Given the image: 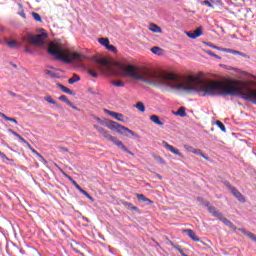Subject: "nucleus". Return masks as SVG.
I'll return each instance as SVG.
<instances>
[{
  "instance_id": "obj_1",
  "label": "nucleus",
  "mask_w": 256,
  "mask_h": 256,
  "mask_svg": "<svg viewBox=\"0 0 256 256\" xmlns=\"http://www.w3.org/2000/svg\"><path fill=\"white\" fill-rule=\"evenodd\" d=\"M130 79L143 81L164 91H186V93H202L205 97L215 95H230L240 97L256 105V90L251 88V82L237 81L233 85H225L220 81L207 79L203 73L198 75L178 76L171 72H156L147 69H138L130 65Z\"/></svg>"
},
{
  "instance_id": "obj_2",
  "label": "nucleus",
  "mask_w": 256,
  "mask_h": 256,
  "mask_svg": "<svg viewBox=\"0 0 256 256\" xmlns=\"http://www.w3.org/2000/svg\"><path fill=\"white\" fill-rule=\"evenodd\" d=\"M48 53L58 59V61H63V63H82L87 59V56L77 53V52H70L69 49L65 48V46L61 43L51 42L48 45Z\"/></svg>"
},
{
  "instance_id": "obj_3",
  "label": "nucleus",
  "mask_w": 256,
  "mask_h": 256,
  "mask_svg": "<svg viewBox=\"0 0 256 256\" xmlns=\"http://www.w3.org/2000/svg\"><path fill=\"white\" fill-rule=\"evenodd\" d=\"M94 129L100 133V135L104 136L105 139L108 141H112L116 147H119V149H122V151H125V153H128V155H133V152L129 151L125 145H123V142L121 140H118L117 138L111 136L107 130H105L103 127L94 125Z\"/></svg>"
},
{
  "instance_id": "obj_4",
  "label": "nucleus",
  "mask_w": 256,
  "mask_h": 256,
  "mask_svg": "<svg viewBox=\"0 0 256 256\" xmlns=\"http://www.w3.org/2000/svg\"><path fill=\"white\" fill-rule=\"evenodd\" d=\"M208 207V211L209 213H211V215H213V217H216L219 219V221H221L222 223H224V225H226V227H229V229H232L233 231H237V226H235V224H233V222H231V220L227 219L223 213L219 212V210H217L215 207L213 206H209Z\"/></svg>"
},
{
  "instance_id": "obj_5",
  "label": "nucleus",
  "mask_w": 256,
  "mask_h": 256,
  "mask_svg": "<svg viewBox=\"0 0 256 256\" xmlns=\"http://www.w3.org/2000/svg\"><path fill=\"white\" fill-rule=\"evenodd\" d=\"M107 127L108 129H111V131H117V133H120V135H125L126 137L132 135L133 137H135V132L123 125H120L115 121H110L109 124H107Z\"/></svg>"
},
{
  "instance_id": "obj_6",
  "label": "nucleus",
  "mask_w": 256,
  "mask_h": 256,
  "mask_svg": "<svg viewBox=\"0 0 256 256\" xmlns=\"http://www.w3.org/2000/svg\"><path fill=\"white\" fill-rule=\"evenodd\" d=\"M45 39H47V33L38 34L36 36L28 35L23 37L22 41L30 45H43Z\"/></svg>"
},
{
  "instance_id": "obj_7",
  "label": "nucleus",
  "mask_w": 256,
  "mask_h": 256,
  "mask_svg": "<svg viewBox=\"0 0 256 256\" xmlns=\"http://www.w3.org/2000/svg\"><path fill=\"white\" fill-rule=\"evenodd\" d=\"M225 186L227 187V189H229V191L232 193V195H234V197H236L240 203H246V199L245 196H243V194H241V192H239V190L237 188H235V186L231 185V183H229L228 181L224 182Z\"/></svg>"
},
{
  "instance_id": "obj_8",
  "label": "nucleus",
  "mask_w": 256,
  "mask_h": 256,
  "mask_svg": "<svg viewBox=\"0 0 256 256\" xmlns=\"http://www.w3.org/2000/svg\"><path fill=\"white\" fill-rule=\"evenodd\" d=\"M162 145L163 147H165V149H167V151H170V153L178 155V157H183V154L179 152V149L173 147L171 144L167 143V141H163Z\"/></svg>"
},
{
  "instance_id": "obj_9",
  "label": "nucleus",
  "mask_w": 256,
  "mask_h": 256,
  "mask_svg": "<svg viewBox=\"0 0 256 256\" xmlns=\"http://www.w3.org/2000/svg\"><path fill=\"white\" fill-rule=\"evenodd\" d=\"M187 37H189L190 39H197V37H201V35H203V29L201 27H198L196 30L194 31H189L186 32Z\"/></svg>"
},
{
  "instance_id": "obj_10",
  "label": "nucleus",
  "mask_w": 256,
  "mask_h": 256,
  "mask_svg": "<svg viewBox=\"0 0 256 256\" xmlns=\"http://www.w3.org/2000/svg\"><path fill=\"white\" fill-rule=\"evenodd\" d=\"M105 113H107L108 115H110V117H113L114 119H116V121H125L123 114L121 113H117V112H113L111 110H105Z\"/></svg>"
},
{
  "instance_id": "obj_11",
  "label": "nucleus",
  "mask_w": 256,
  "mask_h": 256,
  "mask_svg": "<svg viewBox=\"0 0 256 256\" xmlns=\"http://www.w3.org/2000/svg\"><path fill=\"white\" fill-rule=\"evenodd\" d=\"M4 43L7 45V47H9L10 49H19V47H21V43L17 42L15 40H4Z\"/></svg>"
},
{
  "instance_id": "obj_12",
  "label": "nucleus",
  "mask_w": 256,
  "mask_h": 256,
  "mask_svg": "<svg viewBox=\"0 0 256 256\" xmlns=\"http://www.w3.org/2000/svg\"><path fill=\"white\" fill-rule=\"evenodd\" d=\"M184 233H187L188 237L192 239V241H196V243H199L201 241V239H199V237H197L195 232L191 229H185Z\"/></svg>"
},
{
  "instance_id": "obj_13",
  "label": "nucleus",
  "mask_w": 256,
  "mask_h": 256,
  "mask_svg": "<svg viewBox=\"0 0 256 256\" xmlns=\"http://www.w3.org/2000/svg\"><path fill=\"white\" fill-rule=\"evenodd\" d=\"M136 197L138 201H141L142 203H145L146 205H153V201L145 197L143 194H136Z\"/></svg>"
},
{
  "instance_id": "obj_14",
  "label": "nucleus",
  "mask_w": 256,
  "mask_h": 256,
  "mask_svg": "<svg viewBox=\"0 0 256 256\" xmlns=\"http://www.w3.org/2000/svg\"><path fill=\"white\" fill-rule=\"evenodd\" d=\"M76 189H78V191H80V193H82V195H85V197H87L88 199H90L91 201H93V197H91V195H89V193H87V191L83 190V188H81V186H79V184H77V182L73 181Z\"/></svg>"
},
{
  "instance_id": "obj_15",
  "label": "nucleus",
  "mask_w": 256,
  "mask_h": 256,
  "mask_svg": "<svg viewBox=\"0 0 256 256\" xmlns=\"http://www.w3.org/2000/svg\"><path fill=\"white\" fill-rule=\"evenodd\" d=\"M150 121H152V123H155V125H160V126L165 125V123L163 121H161L159 119V116H157V115H151Z\"/></svg>"
},
{
  "instance_id": "obj_16",
  "label": "nucleus",
  "mask_w": 256,
  "mask_h": 256,
  "mask_svg": "<svg viewBox=\"0 0 256 256\" xmlns=\"http://www.w3.org/2000/svg\"><path fill=\"white\" fill-rule=\"evenodd\" d=\"M60 101H63L64 103H66V105H69V107H72V109H76L75 105H73V102L69 101V99L67 98V96L62 95L59 97Z\"/></svg>"
},
{
  "instance_id": "obj_17",
  "label": "nucleus",
  "mask_w": 256,
  "mask_h": 256,
  "mask_svg": "<svg viewBox=\"0 0 256 256\" xmlns=\"http://www.w3.org/2000/svg\"><path fill=\"white\" fill-rule=\"evenodd\" d=\"M224 53H231L232 55H241V57H245V54L243 52H239L237 50L226 48L224 49Z\"/></svg>"
},
{
  "instance_id": "obj_18",
  "label": "nucleus",
  "mask_w": 256,
  "mask_h": 256,
  "mask_svg": "<svg viewBox=\"0 0 256 256\" xmlns=\"http://www.w3.org/2000/svg\"><path fill=\"white\" fill-rule=\"evenodd\" d=\"M149 30L152 31V33H162L161 27L156 24H151Z\"/></svg>"
},
{
  "instance_id": "obj_19",
  "label": "nucleus",
  "mask_w": 256,
  "mask_h": 256,
  "mask_svg": "<svg viewBox=\"0 0 256 256\" xmlns=\"http://www.w3.org/2000/svg\"><path fill=\"white\" fill-rule=\"evenodd\" d=\"M154 55H163V49H161L159 46H154L150 49Z\"/></svg>"
},
{
  "instance_id": "obj_20",
  "label": "nucleus",
  "mask_w": 256,
  "mask_h": 256,
  "mask_svg": "<svg viewBox=\"0 0 256 256\" xmlns=\"http://www.w3.org/2000/svg\"><path fill=\"white\" fill-rule=\"evenodd\" d=\"M0 117H2L3 119H5L6 121H11L12 123H15V125H17V124L19 123V122H17V119L8 117L7 115H5V114L2 113V112H0Z\"/></svg>"
},
{
  "instance_id": "obj_21",
  "label": "nucleus",
  "mask_w": 256,
  "mask_h": 256,
  "mask_svg": "<svg viewBox=\"0 0 256 256\" xmlns=\"http://www.w3.org/2000/svg\"><path fill=\"white\" fill-rule=\"evenodd\" d=\"M30 151L32 153H34V155H37V157L39 158V161H41V163H47V160H45V158L39 152H37V150L32 148Z\"/></svg>"
},
{
  "instance_id": "obj_22",
  "label": "nucleus",
  "mask_w": 256,
  "mask_h": 256,
  "mask_svg": "<svg viewBox=\"0 0 256 256\" xmlns=\"http://www.w3.org/2000/svg\"><path fill=\"white\" fill-rule=\"evenodd\" d=\"M59 89L63 91V93H67L68 95H74V93L71 91V89L63 86L62 84H58Z\"/></svg>"
},
{
  "instance_id": "obj_23",
  "label": "nucleus",
  "mask_w": 256,
  "mask_h": 256,
  "mask_svg": "<svg viewBox=\"0 0 256 256\" xmlns=\"http://www.w3.org/2000/svg\"><path fill=\"white\" fill-rule=\"evenodd\" d=\"M77 81H81V77H79L77 74H74L73 77L68 80V83L73 85V83H77Z\"/></svg>"
},
{
  "instance_id": "obj_24",
  "label": "nucleus",
  "mask_w": 256,
  "mask_h": 256,
  "mask_svg": "<svg viewBox=\"0 0 256 256\" xmlns=\"http://www.w3.org/2000/svg\"><path fill=\"white\" fill-rule=\"evenodd\" d=\"M98 43H100V45H103V47L107 48L109 45V38H99Z\"/></svg>"
},
{
  "instance_id": "obj_25",
  "label": "nucleus",
  "mask_w": 256,
  "mask_h": 256,
  "mask_svg": "<svg viewBox=\"0 0 256 256\" xmlns=\"http://www.w3.org/2000/svg\"><path fill=\"white\" fill-rule=\"evenodd\" d=\"M110 83L114 87H125V82H122V81H119V80H117V81L113 80Z\"/></svg>"
},
{
  "instance_id": "obj_26",
  "label": "nucleus",
  "mask_w": 256,
  "mask_h": 256,
  "mask_svg": "<svg viewBox=\"0 0 256 256\" xmlns=\"http://www.w3.org/2000/svg\"><path fill=\"white\" fill-rule=\"evenodd\" d=\"M176 115H179L180 117H187V113L185 112V107H180L176 112Z\"/></svg>"
},
{
  "instance_id": "obj_27",
  "label": "nucleus",
  "mask_w": 256,
  "mask_h": 256,
  "mask_svg": "<svg viewBox=\"0 0 256 256\" xmlns=\"http://www.w3.org/2000/svg\"><path fill=\"white\" fill-rule=\"evenodd\" d=\"M125 207L130 209V211H139V208L137 206H133V204L126 202L124 203Z\"/></svg>"
},
{
  "instance_id": "obj_28",
  "label": "nucleus",
  "mask_w": 256,
  "mask_h": 256,
  "mask_svg": "<svg viewBox=\"0 0 256 256\" xmlns=\"http://www.w3.org/2000/svg\"><path fill=\"white\" fill-rule=\"evenodd\" d=\"M136 109H138V111H141V113H145V104H143V102H138L136 104Z\"/></svg>"
},
{
  "instance_id": "obj_29",
  "label": "nucleus",
  "mask_w": 256,
  "mask_h": 256,
  "mask_svg": "<svg viewBox=\"0 0 256 256\" xmlns=\"http://www.w3.org/2000/svg\"><path fill=\"white\" fill-rule=\"evenodd\" d=\"M45 75H47L51 79H55L57 77V74L52 70H45Z\"/></svg>"
},
{
  "instance_id": "obj_30",
  "label": "nucleus",
  "mask_w": 256,
  "mask_h": 256,
  "mask_svg": "<svg viewBox=\"0 0 256 256\" xmlns=\"http://www.w3.org/2000/svg\"><path fill=\"white\" fill-rule=\"evenodd\" d=\"M32 17L35 21H38V23H41L42 19H41V15H39V13L32 12Z\"/></svg>"
},
{
  "instance_id": "obj_31",
  "label": "nucleus",
  "mask_w": 256,
  "mask_h": 256,
  "mask_svg": "<svg viewBox=\"0 0 256 256\" xmlns=\"http://www.w3.org/2000/svg\"><path fill=\"white\" fill-rule=\"evenodd\" d=\"M216 125L219 127V129H221V131H223V133H227V128H225V125L222 124L221 121H217Z\"/></svg>"
},
{
  "instance_id": "obj_32",
  "label": "nucleus",
  "mask_w": 256,
  "mask_h": 256,
  "mask_svg": "<svg viewBox=\"0 0 256 256\" xmlns=\"http://www.w3.org/2000/svg\"><path fill=\"white\" fill-rule=\"evenodd\" d=\"M238 231H240V233H243L244 235H246L247 237H249V239H251V235H253V233L243 229V228H239Z\"/></svg>"
},
{
  "instance_id": "obj_33",
  "label": "nucleus",
  "mask_w": 256,
  "mask_h": 256,
  "mask_svg": "<svg viewBox=\"0 0 256 256\" xmlns=\"http://www.w3.org/2000/svg\"><path fill=\"white\" fill-rule=\"evenodd\" d=\"M238 231H240V233H243L244 235H246L247 237H249V239H251V235H253V233L243 229V228H239Z\"/></svg>"
},
{
  "instance_id": "obj_34",
  "label": "nucleus",
  "mask_w": 256,
  "mask_h": 256,
  "mask_svg": "<svg viewBox=\"0 0 256 256\" xmlns=\"http://www.w3.org/2000/svg\"><path fill=\"white\" fill-rule=\"evenodd\" d=\"M44 99L51 105H57V102L55 100H53V98L51 96H46Z\"/></svg>"
},
{
  "instance_id": "obj_35",
  "label": "nucleus",
  "mask_w": 256,
  "mask_h": 256,
  "mask_svg": "<svg viewBox=\"0 0 256 256\" xmlns=\"http://www.w3.org/2000/svg\"><path fill=\"white\" fill-rule=\"evenodd\" d=\"M194 154L203 157L204 159H209L207 156L203 155V152L200 149H194Z\"/></svg>"
},
{
  "instance_id": "obj_36",
  "label": "nucleus",
  "mask_w": 256,
  "mask_h": 256,
  "mask_svg": "<svg viewBox=\"0 0 256 256\" xmlns=\"http://www.w3.org/2000/svg\"><path fill=\"white\" fill-rule=\"evenodd\" d=\"M0 159H2V161H3L4 163H7V161H11V159H9V158L7 157V155H5V153H3V152H1V151H0Z\"/></svg>"
},
{
  "instance_id": "obj_37",
  "label": "nucleus",
  "mask_w": 256,
  "mask_h": 256,
  "mask_svg": "<svg viewBox=\"0 0 256 256\" xmlns=\"http://www.w3.org/2000/svg\"><path fill=\"white\" fill-rule=\"evenodd\" d=\"M184 149L186 151H188V153H194L195 152V148H193V146H190V145H184Z\"/></svg>"
},
{
  "instance_id": "obj_38",
  "label": "nucleus",
  "mask_w": 256,
  "mask_h": 256,
  "mask_svg": "<svg viewBox=\"0 0 256 256\" xmlns=\"http://www.w3.org/2000/svg\"><path fill=\"white\" fill-rule=\"evenodd\" d=\"M207 55H210L211 57H215L216 59L221 60V56L216 55L215 53L211 52V50H206Z\"/></svg>"
},
{
  "instance_id": "obj_39",
  "label": "nucleus",
  "mask_w": 256,
  "mask_h": 256,
  "mask_svg": "<svg viewBox=\"0 0 256 256\" xmlns=\"http://www.w3.org/2000/svg\"><path fill=\"white\" fill-rule=\"evenodd\" d=\"M106 49H107L108 51H112L113 53H115V52L117 51V48H116L115 46L111 45V44H109V45L106 47Z\"/></svg>"
},
{
  "instance_id": "obj_40",
  "label": "nucleus",
  "mask_w": 256,
  "mask_h": 256,
  "mask_svg": "<svg viewBox=\"0 0 256 256\" xmlns=\"http://www.w3.org/2000/svg\"><path fill=\"white\" fill-rule=\"evenodd\" d=\"M170 245H172V247H174V249H176V251L180 252L181 255H183V250H181V248H179V246L175 245L173 242H170Z\"/></svg>"
},
{
  "instance_id": "obj_41",
  "label": "nucleus",
  "mask_w": 256,
  "mask_h": 256,
  "mask_svg": "<svg viewBox=\"0 0 256 256\" xmlns=\"http://www.w3.org/2000/svg\"><path fill=\"white\" fill-rule=\"evenodd\" d=\"M156 161H158V163H161L162 165H165V160L159 156H156Z\"/></svg>"
},
{
  "instance_id": "obj_42",
  "label": "nucleus",
  "mask_w": 256,
  "mask_h": 256,
  "mask_svg": "<svg viewBox=\"0 0 256 256\" xmlns=\"http://www.w3.org/2000/svg\"><path fill=\"white\" fill-rule=\"evenodd\" d=\"M202 5H207V7H211L213 8V4H211V2L205 0L204 2H202Z\"/></svg>"
},
{
  "instance_id": "obj_43",
  "label": "nucleus",
  "mask_w": 256,
  "mask_h": 256,
  "mask_svg": "<svg viewBox=\"0 0 256 256\" xmlns=\"http://www.w3.org/2000/svg\"><path fill=\"white\" fill-rule=\"evenodd\" d=\"M59 149V151H61V153H67L69 150L67 149V148H65V147H59L58 148Z\"/></svg>"
},
{
  "instance_id": "obj_44",
  "label": "nucleus",
  "mask_w": 256,
  "mask_h": 256,
  "mask_svg": "<svg viewBox=\"0 0 256 256\" xmlns=\"http://www.w3.org/2000/svg\"><path fill=\"white\" fill-rule=\"evenodd\" d=\"M96 121L100 123V125H105V122L99 117L96 118Z\"/></svg>"
},
{
  "instance_id": "obj_45",
  "label": "nucleus",
  "mask_w": 256,
  "mask_h": 256,
  "mask_svg": "<svg viewBox=\"0 0 256 256\" xmlns=\"http://www.w3.org/2000/svg\"><path fill=\"white\" fill-rule=\"evenodd\" d=\"M250 239H251V241H254V243H256V235L255 234H250Z\"/></svg>"
},
{
  "instance_id": "obj_46",
  "label": "nucleus",
  "mask_w": 256,
  "mask_h": 256,
  "mask_svg": "<svg viewBox=\"0 0 256 256\" xmlns=\"http://www.w3.org/2000/svg\"><path fill=\"white\" fill-rule=\"evenodd\" d=\"M19 141H21L22 143L27 144V140H25V138H23L22 136H19Z\"/></svg>"
},
{
  "instance_id": "obj_47",
  "label": "nucleus",
  "mask_w": 256,
  "mask_h": 256,
  "mask_svg": "<svg viewBox=\"0 0 256 256\" xmlns=\"http://www.w3.org/2000/svg\"><path fill=\"white\" fill-rule=\"evenodd\" d=\"M12 135H14V137H17L18 139H19V137H21V135H19V133H17V132H12Z\"/></svg>"
},
{
  "instance_id": "obj_48",
  "label": "nucleus",
  "mask_w": 256,
  "mask_h": 256,
  "mask_svg": "<svg viewBox=\"0 0 256 256\" xmlns=\"http://www.w3.org/2000/svg\"><path fill=\"white\" fill-rule=\"evenodd\" d=\"M20 15H21V17H23V19H25V17H27V16L25 15V12H24V11H22V12L20 13Z\"/></svg>"
},
{
  "instance_id": "obj_49",
  "label": "nucleus",
  "mask_w": 256,
  "mask_h": 256,
  "mask_svg": "<svg viewBox=\"0 0 256 256\" xmlns=\"http://www.w3.org/2000/svg\"><path fill=\"white\" fill-rule=\"evenodd\" d=\"M216 49H217V51H224V49H226V48H221V47L216 46Z\"/></svg>"
},
{
  "instance_id": "obj_50",
  "label": "nucleus",
  "mask_w": 256,
  "mask_h": 256,
  "mask_svg": "<svg viewBox=\"0 0 256 256\" xmlns=\"http://www.w3.org/2000/svg\"><path fill=\"white\" fill-rule=\"evenodd\" d=\"M28 149H30V151L33 149V147L31 146V144H29L28 142L26 143Z\"/></svg>"
},
{
  "instance_id": "obj_51",
  "label": "nucleus",
  "mask_w": 256,
  "mask_h": 256,
  "mask_svg": "<svg viewBox=\"0 0 256 256\" xmlns=\"http://www.w3.org/2000/svg\"><path fill=\"white\" fill-rule=\"evenodd\" d=\"M25 53H31V49L26 48V49H25Z\"/></svg>"
},
{
  "instance_id": "obj_52",
  "label": "nucleus",
  "mask_w": 256,
  "mask_h": 256,
  "mask_svg": "<svg viewBox=\"0 0 256 256\" xmlns=\"http://www.w3.org/2000/svg\"><path fill=\"white\" fill-rule=\"evenodd\" d=\"M8 131H9V133H12V134L15 133V131L13 129H9Z\"/></svg>"
},
{
  "instance_id": "obj_53",
  "label": "nucleus",
  "mask_w": 256,
  "mask_h": 256,
  "mask_svg": "<svg viewBox=\"0 0 256 256\" xmlns=\"http://www.w3.org/2000/svg\"><path fill=\"white\" fill-rule=\"evenodd\" d=\"M10 93V95L12 96V97H15V93H13V92H9Z\"/></svg>"
},
{
  "instance_id": "obj_54",
  "label": "nucleus",
  "mask_w": 256,
  "mask_h": 256,
  "mask_svg": "<svg viewBox=\"0 0 256 256\" xmlns=\"http://www.w3.org/2000/svg\"><path fill=\"white\" fill-rule=\"evenodd\" d=\"M210 47H212L213 49H216L217 46L210 45Z\"/></svg>"
}]
</instances>
